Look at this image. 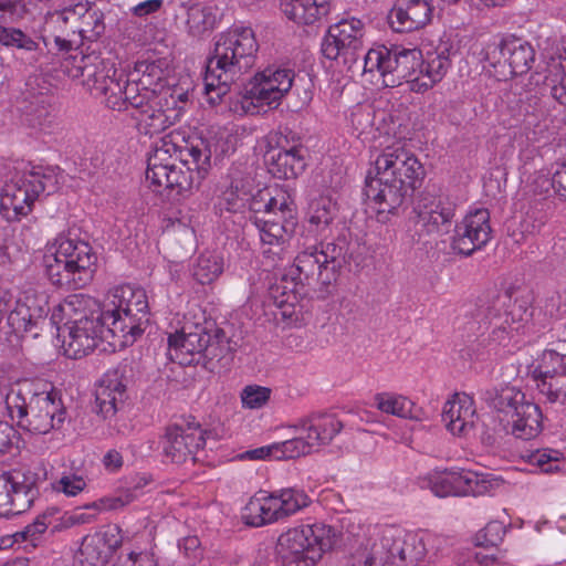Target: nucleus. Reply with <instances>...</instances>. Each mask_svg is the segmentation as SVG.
<instances>
[{"label": "nucleus", "instance_id": "nucleus-28", "mask_svg": "<svg viewBox=\"0 0 566 566\" xmlns=\"http://www.w3.org/2000/svg\"><path fill=\"white\" fill-rule=\"evenodd\" d=\"M206 328L200 325L182 327L181 331L169 335L168 354L171 360L180 365L199 364L202 358V347Z\"/></svg>", "mask_w": 566, "mask_h": 566}, {"label": "nucleus", "instance_id": "nucleus-35", "mask_svg": "<svg viewBox=\"0 0 566 566\" xmlns=\"http://www.w3.org/2000/svg\"><path fill=\"white\" fill-rule=\"evenodd\" d=\"M182 146H177L168 136L160 139L154 147L153 153L148 157L146 179L151 185L157 186L167 177V174L176 165L177 156L179 157V149Z\"/></svg>", "mask_w": 566, "mask_h": 566}, {"label": "nucleus", "instance_id": "nucleus-44", "mask_svg": "<svg viewBox=\"0 0 566 566\" xmlns=\"http://www.w3.org/2000/svg\"><path fill=\"white\" fill-rule=\"evenodd\" d=\"M85 6L86 4H74L65 7L62 10L48 12L43 24L45 35L55 33L63 34L71 19H74L75 15L84 14L86 11Z\"/></svg>", "mask_w": 566, "mask_h": 566}, {"label": "nucleus", "instance_id": "nucleus-10", "mask_svg": "<svg viewBox=\"0 0 566 566\" xmlns=\"http://www.w3.org/2000/svg\"><path fill=\"white\" fill-rule=\"evenodd\" d=\"M489 406L496 412L502 430L522 440H531L543 430L541 408L515 387L486 392Z\"/></svg>", "mask_w": 566, "mask_h": 566}, {"label": "nucleus", "instance_id": "nucleus-23", "mask_svg": "<svg viewBox=\"0 0 566 566\" xmlns=\"http://www.w3.org/2000/svg\"><path fill=\"white\" fill-rule=\"evenodd\" d=\"M415 230L419 240L442 235L450 231L455 216V203L444 197H422L415 208Z\"/></svg>", "mask_w": 566, "mask_h": 566}, {"label": "nucleus", "instance_id": "nucleus-57", "mask_svg": "<svg viewBox=\"0 0 566 566\" xmlns=\"http://www.w3.org/2000/svg\"><path fill=\"white\" fill-rule=\"evenodd\" d=\"M562 453L555 449H542L531 453L530 462L538 467L543 472L551 473L559 470Z\"/></svg>", "mask_w": 566, "mask_h": 566}, {"label": "nucleus", "instance_id": "nucleus-13", "mask_svg": "<svg viewBox=\"0 0 566 566\" xmlns=\"http://www.w3.org/2000/svg\"><path fill=\"white\" fill-rule=\"evenodd\" d=\"M365 23L355 17L343 18L328 27L322 42V53L328 60L337 61L348 72L363 73L365 51Z\"/></svg>", "mask_w": 566, "mask_h": 566}, {"label": "nucleus", "instance_id": "nucleus-2", "mask_svg": "<svg viewBox=\"0 0 566 566\" xmlns=\"http://www.w3.org/2000/svg\"><path fill=\"white\" fill-rule=\"evenodd\" d=\"M373 165L364 195L374 203L378 220L385 222L421 186L426 171L418 157L401 142L385 147Z\"/></svg>", "mask_w": 566, "mask_h": 566}, {"label": "nucleus", "instance_id": "nucleus-53", "mask_svg": "<svg viewBox=\"0 0 566 566\" xmlns=\"http://www.w3.org/2000/svg\"><path fill=\"white\" fill-rule=\"evenodd\" d=\"M501 485L497 478L488 473L474 472V478L469 480V486L462 490L464 496H482L492 494Z\"/></svg>", "mask_w": 566, "mask_h": 566}, {"label": "nucleus", "instance_id": "nucleus-61", "mask_svg": "<svg viewBox=\"0 0 566 566\" xmlns=\"http://www.w3.org/2000/svg\"><path fill=\"white\" fill-rule=\"evenodd\" d=\"M178 548L190 566H195L203 557L201 543L197 536H186L179 539Z\"/></svg>", "mask_w": 566, "mask_h": 566}, {"label": "nucleus", "instance_id": "nucleus-21", "mask_svg": "<svg viewBox=\"0 0 566 566\" xmlns=\"http://www.w3.org/2000/svg\"><path fill=\"white\" fill-rule=\"evenodd\" d=\"M531 376L547 401L566 405V354L544 350Z\"/></svg>", "mask_w": 566, "mask_h": 566}, {"label": "nucleus", "instance_id": "nucleus-54", "mask_svg": "<svg viewBox=\"0 0 566 566\" xmlns=\"http://www.w3.org/2000/svg\"><path fill=\"white\" fill-rule=\"evenodd\" d=\"M506 526L499 521H491L484 528L475 534L474 541L478 546H497L504 538Z\"/></svg>", "mask_w": 566, "mask_h": 566}, {"label": "nucleus", "instance_id": "nucleus-62", "mask_svg": "<svg viewBox=\"0 0 566 566\" xmlns=\"http://www.w3.org/2000/svg\"><path fill=\"white\" fill-rule=\"evenodd\" d=\"M59 513L57 509H50L43 514L39 515L32 524H29L25 530L21 533L23 538L35 539L38 535H41L52 524L53 517Z\"/></svg>", "mask_w": 566, "mask_h": 566}, {"label": "nucleus", "instance_id": "nucleus-41", "mask_svg": "<svg viewBox=\"0 0 566 566\" xmlns=\"http://www.w3.org/2000/svg\"><path fill=\"white\" fill-rule=\"evenodd\" d=\"M377 409L399 418H416L413 402L405 396L391 392H379L374 397Z\"/></svg>", "mask_w": 566, "mask_h": 566}, {"label": "nucleus", "instance_id": "nucleus-19", "mask_svg": "<svg viewBox=\"0 0 566 566\" xmlns=\"http://www.w3.org/2000/svg\"><path fill=\"white\" fill-rule=\"evenodd\" d=\"M167 97H163L155 91H145L135 98V104L129 113L135 126L140 134H160L180 118V109L169 107Z\"/></svg>", "mask_w": 566, "mask_h": 566}, {"label": "nucleus", "instance_id": "nucleus-48", "mask_svg": "<svg viewBox=\"0 0 566 566\" xmlns=\"http://www.w3.org/2000/svg\"><path fill=\"white\" fill-rule=\"evenodd\" d=\"M15 22H0V43L6 46L17 48L27 52L38 50L39 44L22 30L7 27Z\"/></svg>", "mask_w": 566, "mask_h": 566}, {"label": "nucleus", "instance_id": "nucleus-12", "mask_svg": "<svg viewBox=\"0 0 566 566\" xmlns=\"http://www.w3.org/2000/svg\"><path fill=\"white\" fill-rule=\"evenodd\" d=\"M422 53L417 48L379 45L368 50L363 60V73L377 72L386 87H397L407 82L412 91V81L419 78Z\"/></svg>", "mask_w": 566, "mask_h": 566}, {"label": "nucleus", "instance_id": "nucleus-7", "mask_svg": "<svg viewBox=\"0 0 566 566\" xmlns=\"http://www.w3.org/2000/svg\"><path fill=\"white\" fill-rule=\"evenodd\" d=\"M76 76L95 94L105 97L108 108L118 112H132L135 98L142 93L138 84L128 81L123 71H118L114 63L104 60L99 54L92 52L82 55L75 65Z\"/></svg>", "mask_w": 566, "mask_h": 566}, {"label": "nucleus", "instance_id": "nucleus-51", "mask_svg": "<svg viewBox=\"0 0 566 566\" xmlns=\"http://www.w3.org/2000/svg\"><path fill=\"white\" fill-rule=\"evenodd\" d=\"M386 556L384 549L380 548V541L374 543L371 548L360 547L349 556V566H384Z\"/></svg>", "mask_w": 566, "mask_h": 566}, {"label": "nucleus", "instance_id": "nucleus-26", "mask_svg": "<svg viewBox=\"0 0 566 566\" xmlns=\"http://www.w3.org/2000/svg\"><path fill=\"white\" fill-rule=\"evenodd\" d=\"M386 564L395 566H416L426 556L422 541L415 534L401 535L397 530H385L380 537Z\"/></svg>", "mask_w": 566, "mask_h": 566}, {"label": "nucleus", "instance_id": "nucleus-29", "mask_svg": "<svg viewBox=\"0 0 566 566\" xmlns=\"http://www.w3.org/2000/svg\"><path fill=\"white\" fill-rule=\"evenodd\" d=\"M432 15L427 0H397L390 10L389 24L396 32H411L423 28Z\"/></svg>", "mask_w": 566, "mask_h": 566}, {"label": "nucleus", "instance_id": "nucleus-31", "mask_svg": "<svg viewBox=\"0 0 566 566\" xmlns=\"http://www.w3.org/2000/svg\"><path fill=\"white\" fill-rule=\"evenodd\" d=\"M503 59V63L510 67V75L517 76L526 74L535 62V50L533 46L515 36L503 39L495 51Z\"/></svg>", "mask_w": 566, "mask_h": 566}, {"label": "nucleus", "instance_id": "nucleus-15", "mask_svg": "<svg viewBox=\"0 0 566 566\" xmlns=\"http://www.w3.org/2000/svg\"><path fill=\"white\" fill-rule=\"evenodd\" d=\"M253 64L235 50L216 42L212 56L207 61L203 76L205 94L210 104L216 105L252 69Z\"/></svg>", "mask_w": 566, "mask_h": 566}, {"label": "nucleus", "instance_id": "nucleus-25", "mask_svg": "<svg viewBox=\"0 0 566 566\" xmlns=\"http://www.w3.org/2000/svg\"><path fill=\"white\" fill-rule=\"evenodd\" d=\"M132 367L124 361L107 370L96 389L98 412L105 418H112L120 410L127 398V386L130 380Z\"/></svg>", "mask_w": 566, "mask_h": 566}, {"label": "nucleus", "instance_id": "nucleus-32", "mask_svg": "<svg viewBox=\"0 0 566 566\" xmlns=\"http://www.w3.org/2000/svg\"><path fill=\"white\" fill-rule=\"evenodd\" d=\"M442 421L453 434H465L474 426L475 408L470 396L455 394L442 410Z\"/></svg>", "mask_w": 566, "mask_h": 566}, {"label": "nucleus", "instance_id": "nucleus-17", "mask_svg": "<svg viewBox=\"0 0 566 566\" xmlns=\"http://www.w3.org/2000/svg\"><path fill=\"white\" fill-rule=\"evenodd\" d=\"M324 546L313 526L302 525L280 535L275 558L281 566H313L322 557Z\"/></svg>", "mask_w": 566, "mask_h": 566}, {"label": "nucleus", "instance_id": "nucleus-58", "mask_svg": "<svg viewBox=\"0 0 566 566\" xmlns=\"http://www.w3.org/2000/svg\"><path fill=\"white\" fill-rule=\"evenodd\" d=\"M250 200V195L245 191H241L238 187L231 186L219 199L220 209H224L229 212L242 211Z\"/></svg>", "mask_w": 566, "mask_h": 566}, {"label": "nucleus", "instance_id": "nucleus-52", "mask_svg": "<svg viewBox=\"0 0 566 566\" xmlns=\"http://www.w3.org/2000/svg\"><path fill=\"white\" fill-rule=\"evenodd\" d=\"M428 485L432 493L439 497L455 496L454 470L434 472L429 476Z\"/></svg>", "mask_w": 566, "mask_h": 566}, {"label": "nucleus", "instance_id": "nucleus-22", "mask_svg": "<svg viewBox=\"0 0 566 566\" xmlns=\"http://www.w3.org/2000/svg\"><path fill=\"white\" fill-rule=\"evenodd\" d=\"M205 444V430L199 424H170L160 438L165 459L176 464L195 462L197 452Z\"/></svg>", "mask_w": 566, "mask_h": 566}, {"label": "nucleus", "instance_id": "nucleus-20", "mask_svg": "<svg viewBox=\"0 0 566 566\" xmlns=\"http://www.w3.org/2000/svg\"><path fill=\"white\" fill-rule=\"evenodd\" d=\"M531 317L526 301L513 300L509 293L496 295L485 312L492 327L491 337L497 343L504 342L511 333L520 332Z\"/></svg>", "mask_w": 566, "mask_h": 566}, {"label": "nucleus", "instance_id": "nucleus-4", "mask_svg": "<svg viewBox=\"0 0 566 566\" xmlns=\"http://www.w3.org/2000/svg\"><path fill=\"white\" fill-rule=\"evenodd\" d=\"M97 256L88 242L60 235L46 244L43 266L49 281L61 289L78 290L94 276Z\"/></svg>", "mask_w": 566, "mask_h": 566}, {"label": "nucleus", "instance_id": "nucleus-37", "mask_svg": "<svg viewBox=\"0 0 566 566\" xmlns=\"http://www.w3.org/2000/svg\"><path fill=\"white\" fill-rule=\"evenodd\" d=\"M245 524L259 527L282 520L273 493L260 492L244 507L242 515Z\"/></svg>", "mask_w": 566, "mask_h": 566}, {"label": "nucleus", "instance_id": "nucleus-34", "mask_svg": "<svg viewBox=\"0 0 566 566\" xmlns=\"http://www.w3.org/2000/svg\"><path fill=\"white\" fill-rule=\"evenodd\" d=\"M279 144L277 151L272 150L269 159L270 172L280 179L296 178L306 167V149L301 145L285 148Z\"/></svg>", "mask_w": 566, "mask_h": 566}, {"label": "nucleus", "instance_id": "nucleus-56", "mask_svg": "<svg viewBox=\"0 0 566 566\" xmlns=\"http://www.w3.org/2000/svg\"><path fill=\"white\" fill-rule=\"evenodd\" d=\"M271 389L259 385L245 386L241 394V402L243 408L260 409L269 401Z\"/></svg>", "mask_w": 566, "mask_h": 566}, {"label": "nucleus", "instance_id": "nucleus-50", "mask_svg": "<svg viewBox=\"0 0 566 566\" xmlns=\"http://www.w3.org/2000/svg\"><path fill=\"white\" fill-rule=\"evenodd\" d=\"M137 71L142 73L138 81H134V84H138L140 92L155 91L157 86H163L164 71L156 62H140L137 65Z\"/></svg>", "mask_w": 566, "mask_h": 566}, {"label": "nucleus", "instance_id": "nucleus-60", "mask_svg": "<svg viewBox=\"0 0 566 566\" xmlns=\"http://www.w3.org/2000/svg\"><path fill=\"white\" fill-rule=\"evenodd\" d=\"M27 13L24 0H0V22H20Z\"/></svg>", "mask_w": 566, "mask_h": 566}, {"label": "nucleus", "instance_id": "nucleus-30", "mask_svg": "<svg viewBox=\"0 0 566 566\" xmlns=\"http://www.w3.org/2000/svg\"><path fill=\"white\" fill-rule=\"evenodd\" d=\"M343 422L333 413L314 412L298 420L294 430L306 433L315 450L326 446L342 431Z\"/></svg>", "mask_w": 566, "mask_h": 566}, {"label": "nucleus", "instance_id": "nucleus-9", "mask_svg": "<svg viewBox=\"0 0 566 566\" xmlns=\"http://www.w3.org/2000/svg\"><path fill=\"white\" fill-rule=\"evenodd\" d=\"M103 311L107 331L113 337H118L123 345L133 344L142 336L149 322L147 294L140 287H116Z\"/></svg>", "mask_w": 566, "mask_h": 566}, {"label": "nucleus", "instance_id": "nucleus-49", "mask_svg": "<svg viewBox=\"0 0 566 566\" xmlns=\"http://www.w3.org/2000/svg\"><path fill=\"white\" fill-rule=\"evenodd\" d=\"M334 213L332 202L327 198L314 200L310 206L308 222L313 227V231L323 232L332 223Z\"/></svg>", "mask_w": 566, "mask_h": 566}, {"label": "nucleus", "instance_id": "nucleus-3", "mask_svg": "<svg viewBox=\"0 0 566 566\" xmlns=\"http://www.w3.org/2000/svg\"><path fill=\"white\" fill-rule=\"evenodd\" d=\"M3 400L8 417L33 434L61 429L67 418L60 392L51 382L23 379L6 388Z\"/></svg>", "mask_w": 566, "mask_h": 566}, {"label": "nucleus", "instance_id": "nucleus-40", "mask_svg": "<svg viewBox=\"0 0 566 566\" xmlns=\"http://www.w3.org/2000/svg\"><path fill=\"white\" fill-rule=\"evenodd\" d=\"M77 4H86L84 14L75 15V20H80L77 33L84 40L96 41L105 31L104 14L94 8V2L85 1Z\"/></svg>", "mask_w": 566, "mask_h": 566}, {"label": "nucleus", "instance_id": "nucleus-18", "mask_svg": "<svg viewBox=\"0 0 566 566\" xmlns=\"http://www.w3.org/2000/svg\"><path fill=\"white\" fill-rule=\"evenodd\" d=\"M39 475L13 469L0 474V516L18 515L31 507L39 495Z\"/></svg>", "mask_w": 566, "mask_h": 566}, {"label": "nucleus", "instance_id": "nucleus-39", "mask_svg": "<svg viewBox=\"0 0 566 566\" xmlns=\"http://www.w3.org/2000/svg\"><path fill=\"white\" fill-rule=\"evenodd\" d=\"M217 8L212 6L192 4L187 11V28L191 35L201 36L217 25Z\"/></svg>", "mask_w": 566, "mask_h": 566}, {"label": "nucleus", "instance_id": "nucleus-59", "mask_svg": "<svg viewBox=\"0 0 566 566\" xmlns=\"http://www.w3.org/2000/svg\"><path fill=\"white\" fill-rule=\"evenodd\" d=\"M91 536L94 538V542L101 544L111 556L123 543L120 528L117 525H108Z\"/></svg>", "mask_w": 566, "mask_h": 566}, {"label": "nucleus", "instance_id": "nucleus-16", "mask_svg": "<svg viewBox=\"0 0 566 566\" xmlns=\"http://www.w3.org/2000/svg\"><path fill=\"white\" fill-rule=\"evenodd\" d=\"M295 76V70L289 63L268 65L243 85V98L254 106L277 107L291 91Z\"/></svg>", "mask_w": 566, "mask_h": 566}, {"label": "nucleus", "instance_id": "nucleus-36", "mask_svg": "<svg viewBox=\"0 0 566 566\" xmlns=\"http://www.w3.org/2000/svg\"><path fill=\"white\" fill-rule=\"evenodd\" d=\"M284 15L297 24L314 25L331 11L329 0H282Z\"/></svg>", "mask_w": 566, "mask_h": 566}, {"label": "nucleus", "instance_id": "nucleus-64", "mask_svg": "<svg viewBox=\"0 0 566 566\" xmlns=\"http://www.w3.org/2000/svg\"><path fill=\"white\" fill-rule=\"evenodd\" d=\"M18 431L8 422L0 421V455L12 453L18 449Z\"/></svg>", "mask_w": 566, "mask_h": 566}, {"label": "nucleus", "instance_id": "nucleus-11", "mask_svg": "<svg viewBox=\"0 0 566 566\" xmlns=\"http://www.w3.org/2000/svg\"><path fill=\"white\" fill-rule=\"evenodd\" d=\"M56 178L52 170L32 166L4 182L0 192V214L7 221H18L32 211L40 193L54 190Z\"/></svg>", "mask_w": 566, "mask_h": 566}, {"label": "nucleus", "instance_id": "nucleus-38", "mask_svg": "<svg viewBox=\"0 0 566 566\" xmlns=\"http://www.w3.org/2000/svg\"><path fill=\"white\" fill-rule=\"evenodd\" d=\"M216 42L228 49L235 50V52L255 65L259 43L251 28L234 25L228 31L220 33Z\"/></svg>", "mask_w": 566, "mask_h": 566}, {"label": "nucleus", "instance_id": "nucleus-43", "mask_svg": "<svg viewBox=\"0 0 566 566\" xmlns=\"http://www.w3.org/2000/svg\"><path fill=\"white\" fill-rule=\"evenodd\" d=\"M272 493L276 497L282 518L295 514L311 503L310 496L302 489L286 488Z\"/></svg>", "mask_w": 566, "mask_h": 566}, {"label": "nucleus", "instance_id": "nucleus-42", "mask_svg": "<svg viewBox=\"0 0 566 566\" xmlns=\"http://www.w3.org/2000/svg\"><path fill=\"white\" fill-rule=\"evenodd\" d=\"M224 270L223 258L217 253H201L193 265L192 275L200 284H210L217 280Z\"/></svg>", "mask_w": 566, "mask_h": 566}, {"label": "nucleus", "instance_id": "nucleus-33", "mask_svg": "<svg viewBox=\"0 0 566 566\" xmlns=\"http://www.w3.org/2000/svg\"><path fill=\"white\" fill-rule=\"evenodd\" d=\"M451 61L449 49L443 46L422 55V65L419 71V78L412 81V92L423 93L439 83L450 69Z\"/></svg>", "mask_w": 566, "mask_h": 566}, {"label": "nucleus", "instance_id": "nucleus-63", "mask_svg": "<svg viewBox=\"0 0 566 566\" xmlns=\"http://www.w3.org/2000/svg\"><path fill=\"white\" fill-rule=\"evenodd\" d=\"M86 488L85 480L76 474L63 475L54 485L59 492L67 496H75Z\"/></svg>", "mask_w": 566, "mask_h": 566}, {"label": "nucleus", "instance_id": "nucleus-45", "mask_svg": "<svg viewBox=\"0 0 566 566\" xmlns=\"http://www.w3.org/2000/svg\"><path fill=\"white\" fill-rule=\"evenodd\" d=\"M275 447H277L276 460L300 458L315 450L306 433H302L301 430H295V436L289 440L275 442Z\"/></svg>", "mask_w": 566, "mask_h": 566}, {"label": "nucleus", "instance_id": "nucleus-8", "mask_svg": "<svg viewBox=\"0 0 566 566\" xmlns=\"http://www.w3.org/2000/svg\"><path fill=\"white\" fill-rule=\"evenodd\" d=\"M76 76L95 94L105 97L108 108L118 112H132L135 98L142 93L138 84L128 81L123 71H118L114 63L104 60L99 54L92 52L82 55L75 65Z\"/></svg>", "mask_w": 566, "mask_h": 566}, {"label": "nucleus", "instance_id": "nucleus-6", "mask_svg": "<svg viewBox=\"0 0 566 566\" xmlns=\"http://www.w3.org/2000/svg\"><path fill=\"white\" fill-rule=\"evenodd\" d=\"M61 311L67 317L63 348L67 357L82 358L90 354L105 337L107 323L104 322V311L97 301L85 294L67 296L61 305Z\"/></svg>", "mask_w": 566, "mask_h": 566}, {"label": "nucleus", "instance_id": "nucleus-5", "mask_svg": "<svg viewBox=\"0 0 566 566\" xmlns=\"http://www.w3.org/2000/svg\"><path fill=\"white\" fill-rule=\"evenodd\" d=\"M249 221L256 228L263 244L283 250L284 244L295 232L297 207L291 193L282 188L259 190L248 201Z\"/></svg>", "mask_w": 566, "mask_h": 566}, {"label": "nucleus", "instance_id": "nucleus-46", "mask_svg": "<svg viewBox=\"0 0 566 566\" xmlns=\"http://www.w3.org/2000/svg\"><path fill=\"white\" fill-rule=\"evenodd\" d=\"M55 114L53 111L44 104H31L24 113V123L39 132L51 133L55 125Z\"/></svg>", "mask_w": 566, "mask_h": 566}, {"label": "nucleus", "instance_id": "nucleus-27", "mask_svg": "<svg viewBox=\"0 0 566 566\" xmlns=\"http://www.w3.org/2000/svg\"><path fill=\"white\" fill-rule=\"evenodd\" d=\"M48 312V303L43 296L24 293L8 314V324L15 334L32 333L45 323ZM33 336L36 337L38 332Z\"/></svg>", "mask_w": 566, "mask_h": 566}, {"label": "nucleus", "instance_id": "nucleus-47", "mask_svg": "<svg viewBox=\"0 0 566 566\" xmlns=\"http://www.w3.org/2000/svg\"><path fill=\"white\" fill-rule=\"evenodd\" d=\"M205 340L201 359L220 360L231 352L230 342L220 328H214L212 333L206 329Z\"/></svg>", "mask_w": 566, "mask_h": 566}, {"label": "nucleus", "instance_id": "nucleus-24", "mask_svg": "<svg viewBox=\"0 0 566 566\" xmlns=\"http://www.w3.org/2000/svg\"><path fill=\"white\" fill-rule=\"evenodd\" d=\"M491 238L490 212L488 209L479 208L470 211L455 224L451 247L458 254L469 256L485 247Z\"/></svg>", "mask_w": 566, "mask_h": 566}, {"label": "nucleus", "instance_id": "nucleus-55", "mask_svg": "<svg viewBox=\"0 0 566 566\" xmlns=\"http://www.w3.org/2000/svg\"><path fill=\"white\" fill-rule=\"evenodd\" d=\"M80 553L90 566H105L112 557L91 535L84 538Z\"/></svg>", "mask_w": 566, "mask_h": 566}, {"label": "nucleus", "instance_id": "nucleus-14", "mask_svg": "<svg viewBox=\"0 0 566 566\" xmlns=\"http://www.w3.org/2000/svg\"><path fill=\"white\" fill-rule=\"evenodd\" d=\"M210 160L211 150L205 139L187 140L179 149L180 166H174L156 187L176 190L178 195L186 197L199 189L211 167Z\"/></svg>", "mask_w": 566, "mask_h": 566}, {"label": "nucleus", "instance_id": "nucleus-1", "mask_svg": "<svg viewBox=\"0 0 566 566\" xmlns=\"http://www.w3.org/2000/svg\"><path fill=\"white\" fill-rule=\"evenodd\" d=\"M348 259L349 242L346 238L304 248L289 271L271 285L270 295L274 304L281 308L294 306L310 291L318 298L327 297Z\"/></svg>", "mask_w": 566, "mask_h": 566}]
</instances>
